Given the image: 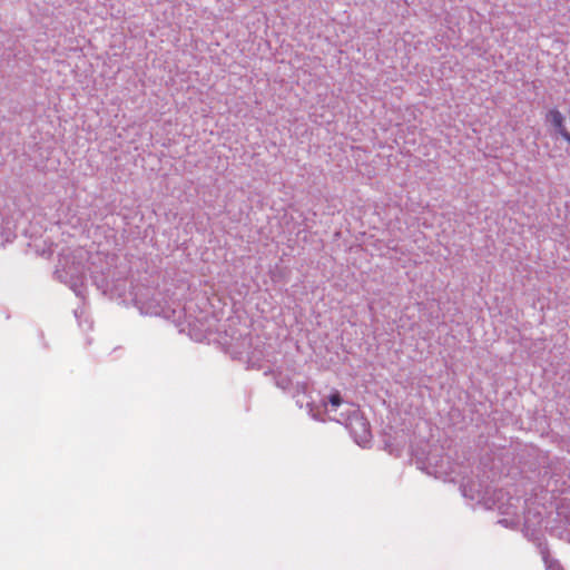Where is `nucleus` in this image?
Listing matches in <instances>:
<instances>
[{
  "instance_id": "7ed1b4c3",
  "label": "nucleus",
  "mask_w": 570,
  "mask_h": 570,
  "mask_svg": "<svg viewBox=\"0 0 570 570\" xmlns=\"http://www.w3.org/2000/svg\"><path fill=\"white\" fill-rule=\"evenodd\" d=\"M360 424L364 428V433L357 442L365 444L370 439V431L366 429V424L364 422L361 421Z\"/></svg>"
},
{
  "instance_id": "f257e3e1",
  "label": "nucleus",
  "mask_w": 570,
  "mask_h": 570,
  "mask_svg": "<svg viewBox=\"0 0 570 570\" xmlns=\"http://www.w3.org/2000/svg\"><path fill=\"white\" fill-rule=\"evenodd\" d=\"M546 120L557 130V132L567 128L566 118L563 114L557 108H552L546 114Z\"/></svg>"
},
{
  "instance_id": "f03ea898",
  "label": "nucleus",
  "mask_w": 570,
  "mask_h": 570,
  "mask_svg": "<svg viewBox=\"0 0 570 570\" xmlns=\"http://www.w3.org/2000/svg\"><path fill=\"white\" fill-rule=\"evenodd\" d=\"M328 402L334 409H337L342 404V397L340 393L337 391L332 393L328 397Z\"/></svg>"
},
{
  "instance_id": "20e7f679",
  "label": "nucleus",
  "mask_w": 570,
  "mask_h": 570,
  "mask_svg": "<svg viewBox=\"0 0 570 570\" xmlns=\"http://www.w3.org/2000/svg\"><path fill=\"white\" fill-rule=\"evenodd\" d=\"M570 145V132L567 128L558 132Z\"/></svg>"
}]
</instances>
